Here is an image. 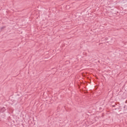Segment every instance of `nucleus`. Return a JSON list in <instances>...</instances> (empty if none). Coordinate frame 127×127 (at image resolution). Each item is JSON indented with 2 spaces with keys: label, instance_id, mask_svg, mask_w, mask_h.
Instances as JSON below:
<instances>
[{
  "label": "nucleus",
  "instance_id": "1",
  "mask_svg": "<svg viewBox=\"0 0 127 127\" xmlns=\"http://www.w3.org/2000/svg\"><path fill=\"white\" fill-rule=\"evenodd\" d=\"M5 111L4 107L0 108V113H3Z\"/></svg>",
  "mask_w": 127,
  "mask_h": 127
}]
</instances>
